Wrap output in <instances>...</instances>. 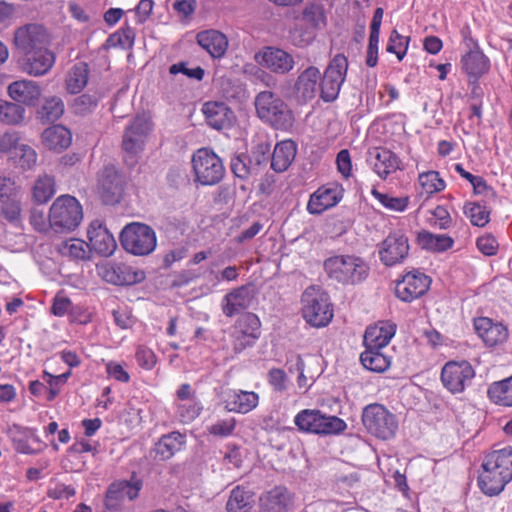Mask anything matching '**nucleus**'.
<instances>
[{
	"mask_svg": "<svg viewBox=\"0 0 512 512\" xmlns=\"http://www.w3.org/2000/svg\"><path fill=\"white\" fill-rule=\"evenodd\" d=\"M254 61L262 68L280 76L289 74L295 67L293 55L276 46L261 48L255 53Z\"/></svg>",
	"mask_w": 512,
	"mask_h": 512,
	"instance_id": "nucleus-13",
	"label": "nucleus"
},
{
	"mask_svg": "<svg viewBox=\"0 0 512 512\" xmlns=\"http://www.w3.org/2000/svg\"><path fill=\"white\" fill-rule=\"evenodd\" d=\"M474 377L472 366L466 362H448L442 369L441 380L444 386L452 393L462 392L465 382Z\"/></svg>",
	"mask_w": 512,
	"mask_h": 512,
	"instance_id": "nucleus-19",
	"label": "nucleus"
},
{
	"mask_svg": "<svg viewBox=\"0 0 512 512\" xmlns=\"http://www.w3.org/2000/svg\"><path fill=\"white\" fill-rule=\"evenodd\" d=\"M409 254L408 238L399 233L387 236L380 245L379 257L388 267L402 263Z\"/></svg>",
	"mask_w": 512,
	"mask_h": 512,
	"instance_id": "nucleus-18",
	"label": "nucleus"
},
{
	"mask_svg": "<svg viewBox=\"0 0 512 512\" xmlns=\"http://www.w3.org/2000/svg\"><path fill=\"white\" fill-rule=\"evenodd\" d=\"M324 268L330 278L343 284H354L367 276L368 266L359 257L340 255L325 260Z\"/></svg>",
	"mask_w": 512,
	"mask_h": 512,
	"instance_id": "nucleus-5",
	"label": "nucleus"
},
{
	"mask_svg": "<svg viewBox=\"0 0 512 512\" xmlns=\"http://www.w3.org/2000/svg\"><path fill=\"white\" fill-rule=\"evenodd\" d=\"M58 251L63 256L81 261L89 260L91 252L89 244L80 239H69L62 242L58 246Z\"/></svg>",
	"mask_w": 512,
	"mask_h": 512,
	"instance_id": "nucleus-44",
	"label": "nucleus"
},
{
	"mask_svg": "<svg viewBox=\"0 0 512 512\" xmlns=\"http://www.w3.org/2000/svg\"><path fill=\"white\" fill-rule=\"evenodd\" d=\"M428 222L430 224H448L451 222V216L448 209L442 205L436 206L430 211Z\"/></svg>",
	"mask_w": 512,
	"mask_h": 512,
	"instance_id": "nucleus-63",
	"label": "nucleus"
},
{
	"mask_svg": "<svg viewBox=\"0 0 512 512\" xmlns=\"http://www.w3.org/2000/svg\"><path fill=\"white\" fill-rule=\"evenodd\" d=\"M253 505V494L237 486L231 491L226 504L227 512H250Z\"/></svg>",
	"mask_w": 512,
	"mask_h": 512,
	"instance_id": "nucleus-42",
	"label": "nucleus"
},
{
	"mask_svg": "<svg viewBox=\"0 0 512 512\" xmlns=\"http://www.w3.org/2000/svg\"><path fill=\"white\" fill-rule=\"evenodd\" d=\"M235 427V419L229 418L225 420H221L215 424H213L209 428V432L216 436H228L232 433Z\"/></svg>",
	"mask_w": 512,
	"mask_h": 512,
	"instance_id": "nucleus-62",
	"label": "nucleus"
},
{
	"mask_svg": "<svg viewBox=\"0 0 512 512\" xmlns=\"http://www.w3.org/2000/svg\"><path fill=\"white\" fill-rule=\"evenodd\" d=\"M258 117L282 131H289L294 125V115L288 105L275 93L262 91L255 98Z\"/></svg>",
	"mask_w": 512,
	"mask_h": 512,
	"instance_id": "nucleus-3",
	"label": "nucleus"
},
{
	"mask_svg": "<svg viewBox=\"0 0 512 512\" xmlns=\"http://www.w3.org/2000/svg\"><path fill=\"white\" fill-rule=\"evenodd\" d=\"M258 395L254 392L239 391L230 395L226 400V409L238 413H247L256 407Z\"/></svg>",
	"mask_w": 512,
	"mask_h": 512,
	"instance_id": "nucleus-40",
	"label": "nucleus"
},
{
	"mask_svg": "<svg viewBox=\"0 0 512 512\" xmlns=\"http://www.w3.org/2000/svg\"><path fill=\"white\" fill-rule=\"evenodd\" d=\"M184 443V436L179 432H172L164 435L156 443L154 452L160 461L171 458L176 451H179Z\"/></svg>",
	"mask_w": 512,
	"mask_h": 512,
	"instance_id": "nucleus-38",
	"label": "nucleus"
},
{
	"mask_svg": "<svg viewBox=\"0 0 512 512\" xmlns=\"http://www.w3.org/2000/svg\"><path fill=\"white\" fill-rule=\"evenodd\" d=\"M98 275L107 283L123 286L145 280L143 270L122 262L104 261L96 265Z\"/></svg>",
	"mask_w": 512,
	"mask_h": 512,
	"instance_id": "nucleus-10",
	"label": "nucleus"
},
{
	"mask_svg": "<svg viewBox=\"0 0 512 512\" xmlns=\"http://www.w3.org/2000/svg\"><path fill=\"white\" fill-rule=\"evenodd\" d=\"M20 187L16 184L15 180L0 176V201L9 199L12 196H19Z\"/></svg>",
	"mask_w": 512,
	"mask_h": 512,
	"instance_id": "nucleus-56",
	"label": "nucleus"
},
{
	"mask_svg": "<svg viewBox=\"0 0 512 512\" xmlns=\"http://www.w3.org/2000/svg\"><path fill=\"white\" fill-rule=\"evenodd\" d=\"M25 108L16 102L0 99V123L16 126L25 119Z\"/></svg>",
	"mask_w": 512,
	"mask_h": 512,
	"instance_id": "nucleus-43",
	"label": "nucleus"
},
{
	"mask_svg": "<svg viewBox=\"0 0 512 512\" xmlns=\"http://www.w3.org/2000/svg\"><path fill=\"white\" fill-rule=\"evenodd\" d=\"M20 137L17 132H6L0 137V152L8 153L19 148Z\"/></svg>",
	"mask_w": 512,
	"mask_h": 512,
	"instance_id": "nucleus-59",
	"label": "nucleus"
},
{
	"mask_svg": "<svg viewBox=\"0 0 512 512\" xmlns=\"http://www.w3.org/2000/svg\"><path fill=\"white\" fill-rule=\"evenodd\" d=\"M7 94L19 105L35 106L41 98L42 89L35 81L21 79L8 85Z\"/></svg>",
	"mask_w": 512,
	"mask_h": 512,
	"instance_id": "nucleus-23",
	"label": "nucleus"
},
{
	"mask_svg": "<svg viewBox=\"0 0 512 512\" xmlns=\"http://www.w3.org/2000/svg\"><path fill=\"white\" fill-rule=\"evenodd\" d=\"M41 143L53 153H62L72 144V132L61 124H54L42 132Z\"/></svg>",
	"mask_w": 512,
	"mask_h": 512,
	"instance_id": "nucleus-25",
	"label": "nucleus"
},
{
	"mask_svg": "<svg viewBox=\"0 0 512 512\" xmlns=\"http://www.w3.org/2000/svg\"><path fill=\"white\" fill-rule=\"evenodd\" d=\"M237 325L241 335H243V338H257L256 333L260 328V321L255 314H244L242 317L239 318Z\"/></svg>",
	"mask_w": 512,
	"mask_h": 512,
	"instance_id": "nucleus-51",
	"label": "nucleus"
},
{
	"mask_svg": "<svg viewBox=\"0 0 512 512\" xmlns=\"http://www.w3.org/2000/svg\"><path fill=\"white\" fill-rule=\"evenodd\" d=\"M19 166L24 170H31L37 164L38 154L36 150L27 144H20L15 152Z\"/></svg>",
	"mask_w": 512,
	"mask_h": 512,
	"instance_id": "nucleus-52",
	"label": "nucleus"
},
{
	"mask_svg": "<svg viewBox=\"0 0 512 512\" xmlns=\"http://www.w3.org/2000/svg\"><path fill=\"white\" fill-rule=\"evenodd\" d=\"M83 211L80 202L71 195H61L49 210V224H80Z\"/></svg>",
	"mask_w": 512,
	"mask_h": 512,
	"instance_id": "nucleus-15",
	"label": "nucleus"
},
{
	"mask_svg": "<svg viewBox=\"0 0 512 512\" xmlns=\"http://www.w3.org/2000/svg\"><path fill=\"white\" fill-rule=\"evenodd\" d=\"M417 186L421 195L430 197L440 193L446 188V181L436 170L420 172L417 177Z\"/></svg>",
	"mask_w": 512,
	"mask_h": 512,
	"instance_id": "nucleus-36",
	"label": "nucleus"
},
{
	"mask_svg": "<svg viewBox=\"0 0 512 512\" xmlns=\"http://www.w3.org/2000/svg\"><path fill=\"white\" fill-rule=\"evenodd\" d=\"M97 194L105 205H116L123 199L125 180L114 166H105L98 173Z\"/></svg>",
	"mask_w": 512,
	"mask_h": 512,
	"instance_id": "nucleus-11",
	"label": "nucleus"
},
{
	"mask_svg": "<svg viewBox=\"0 0 512 512\" xmlns=\"http://www.w3.org/2000/svg\"><path fill=\"white\" fill-rule=\"evenodd\" d=\"M56 56L49 46L23 54L18 60V66L23 73L34 77L46 75L54 66Z\"/></svg>",
	"mask_w": 512,
	"mask_h": 512,
	"instance_id": "nucleus-16",
	"label": "nucleus"
},
{
	"mask_svg": "<svg viewBox=\"0 0 512 512\" xmlns=\"http://www.w3.org/2000/svg\"><path fill=\"white\" fill-rule=\"evenodd\" d=\"M336 164H337L338 171L345 178H348L351 175L352 163H351L350 153L347 149H343L337 154Z\"/></svg>",
	"mask_w": 512,
	"mask_h": 512,
	"instance_id": "nucleus-61",
	"label": "nucleus"
},
{
	"mask_svg": "<svg viewBox=\"0 0 512 512\" xmlns=\"http://www.w3.org/2000/svg\"><path fill=\"white\" fill-rule=\"evenodd\" d=\"M257 291L251 283L231 290L223 299L222 311L227 317H233L248 309L256 297Z\"/></svg>",
	"mask_w": 512,
	"mask_h": 512,
	"instance_id": "nucleus-20",
	"label": "nucleus"
},
{
	"mask_svg": "<svg viewBox=\"0 0 512 512\" xmlns=\"http://www.w3.org/2000/svg\"><path fill=\"white\" fill-rule=\"evenodd\" d=\"M136 358L139 365L146 369H151L156 363V358L152 350L146 347H139L136 352Z\"/></svg>",
	"mask_w": 512,
	"mask_h": 512,
	"instance_id": "nucleus-64",
	"label": "nucleus"
},
{
	"mask_svg": "<svg viewBox=\"0 0 512 512\" xmlns=\"http://www.w3.org/2000/svg\"><path fill=\"white\" fill-rule=\"evenodd\" d=\"M120 242L131 254L147 255L155 249L156 236L150 226H124Z\"/></svg>",
	"mask_w": 512,
	"mask_h": 512,
	"instance_id": "nucleus-12",
	"label": "nucleus"
},
{
	"mask_svg": "<svg viewBox=\"0 0 512 512\" xmlns=\"http://www.w3.org/2000/svg\"><path fill=\"white\" fill-rule=\"evenodd\" d=\"M431 278L417 270L408 272L396 282L395 295L401 301L412 302L427 293Z\"/></svg>",
	"mask_w": 512,
	"mask_h": 512,
	"instance_id": "nucleus-17",
	"label": "nucleus"
},
{
	"mask_svg": "<svg viewBox=\"0 0 512 512\" xmlns=\"http://www.w3.org/2000/svg\"><path fill=\"white\" fill-rule=\"evenodd\" d=\"M286 17L291 20L288 28V41L299 49L313 44L317 32L327 25L324 6L315 2L306 4L301 10L289 11Z\"/></svg>",
	"mask_w": 512,
	"mask_h": 512,
	"instance_id": "nucleus-1",
	"label": "nucleus"
},
{
	"mask_svg": "<svg viewBox=\"0 0 512 512\" xmlns=\"http://www.w3.org/2000/svg\"><path fill=\"white\" fill-rule=\"evenodd\" d=\"M133 478L134 476H132L130 481L122 480L110 484L105 498V506L107 509H119L125 497L129 500H134L138 497L142 482L140 480L133 481Z\"/></svg>",
	"mask_w": 512,
	"mask_h": 512,
	"instance_id": "nucleus-22",
	"label": "nucleus"
},
{
	"mask_svg": "<svg viewBox=\"0 0 512 512\" xmlns=\"http://www.w3.org/2000/svg\"><path fill=\"white\" fill-rule=\"evenodd\" d=\"M488 396L496 404L512 406V376L493 383L488 389Z\"/></svg>",
	"mask_w": 512,
	"mask_h": 512,
	"instance_id": "nucleus-45",
	"label": "nucleus"
},
{
	"mask_svg": "<svg viewBox=\"0 0 512 512\" xmlns=\"http://www.w3.org/2000/svg\"><path fill=\"white\" fill-rule=\"evenodd\" d=\"M348 59L342 54H336L326 67L320 82L321 98L326 102L334 101L344 83L348 71Z\"/></svg>",
	"mask_w": 512,
	"mask_h": 512,
	"instance_id": "nucleus-9",
	"label": "nucleus"
},
{
	"mask_svg": "<svg viewBox=\"0 0 512 512\" xmlns=\"http://www.w3.org/2000/svg\"><path fill=\"white\" fill-rule=\"evenodd\" d=\"M150 129L151 123L148 119L140 116L136 117L125 130L122 142L123 149L128 153H136L141 148V144Z\"/></svg>",
	"mask_w": 512,
	"mask_h": 512,
	"instance_id": "nucleus-29",
	"label": "nucleus"
},
{
	"mask_svg": "<svg viewBox=\"0 0 512 512\" xmlns=\"http://www.w3.org/2000/svg\"><path fill=\"white\" fill-rule=\"evenodd\" d=\"M302 304L303 317L311 326H326L333 318L329 296L319 287H308L302 295Z\"/></svg>",
	"mask_w": 512,
	"mask_h": 512,
	"instance_id": "nucleus-4",
	"label": "nucleus"
},
{
	"mask_svg": "<svg viewBox=\"0 0 512 512\" xmlns=\"http://www.w3.org/2000/svg\"><path fill=\"white\" fill-rule=\"evenodd\" d=\"M56 193V181L51 175H40L32 187V198L38 204L47 203Z\"/></svg>",
	"mask_w": 512,
	"mask_h": 512,
	"instance_id": "nucleus-39",
	"label": "nucleus"
},
{
	"mask_svg": "<svg viewBox=\"0 0 512 512\" xmlns=\"http://www.w3.org/2000/svg\"><path fill=\"white\" fill-rule=\"evenodd\" d=\"M362 422L368 432L383 440L393 437L398 427L395 416L380 404L365 407Z\"/></svg>",
	"mask_w": 512,
	"mask_h": 512,
	"instance_id": "nucleus-8",
	"label": "nucleus"
},
{
	"mask_svg": "<svg viewBox=\"0 0 512 512\" xmlns=\"http://www.w3.org/2000/svg\"><path fill=\"white\" fill-rule=\"evenodd\" d=\"M174 12L181 21H189L197 7V0H175L172 4Z\"/></svg>",
	"mask_w": 512,
	"mask_h": 512,
	"instance_id": "nucleus-55",
	"label": "nucleus"
},
{
	"mask_svg": "<svg viewBox=\"0 0 512 512\" xmlns=\"http://www.w3.org/2000/svg\"><path fill=\"white\" fill-rule=\"evenodd\" d=\"M135 33L132 28H122L111 34L106 40L109 48L130 49L134 45Z\"/></svg>",
	"mask_w": 512,
	"mask_h": 512,
	"instance_id": "nucleus-48",
	"label": "nucleus"
},
{
	"mask_svg": "<svg viewBox=\"0 0 512 512\" xmlns=\"http://www.w3.org/2000/svg\"><path fill=\"white\" fill-rule=\"evenodd\" d=\"M320 71L315 66H309L302 71L295 82V91L304 101L312 100L320 86Z\"/></svg>",
	"mask_w": 512,
	"mask_h": 512,
	"instance_id": "nucleus-32",
	"label": "nucleus"
},
{
	"mask_svg": "<svg viewBox=\"0 0 512 512\" xmlns=\"http://www.w3.org/2000/svg\"><path fill=\"white\" fill-rule=\"evenodd\" d=\"M460 63L470 82H477L483 75L489 72L491 67L490 59L478 45L462 55Z\"/></svg>",
	"mask_w": 512,
	"mask_h": 512,
	"instance_id": "nucleus-24",
	"label": "nucleus"
},
{
	"mask_svg": "<svg viewBox=\"0 0 512 512\" xmlns=\"http://www.w3.org/2000/svg\"><path fill=\"white\" fill-rule=\"evenodd\" d=\"M261 508L265 512H286L291 503L290 495L286 488L275 487L261 497Z\"/></svg>",
	"mask_w": 512,
	"mask_h": 512,
	"instance_id": "nucleus-35",
	"label": "nucleus"
},
{
	"mask_svg": "<svg viewBox=\"0 0 512 512\" xmlns=\"http://www.w3.org/2000/svg\"><path fill=\"white\" fill-rule=\"evenodd\" d=\"M87 234L90 251H95L98 255L109 257L116 250L117 243L106 226H90Z\"/></svg>",
	"mask_w": 512,
	"mask_h": 512,
	"instance_id": "nucleus-27",
	"label": "nucleus"
},
{
	"mask_svg": "<svg viewBox=\"0 0 512 512\" xmlns=\"http://www.w3.org/2000/svg\"><path fill=\"white\" fill-rule=\"evenodd\" d=\"M370 155L373 171L383 180L400 169L401 160L389 149L375 148Z\"/></svg>",
	"mask_w": 512,
	"mask_h": 512,
	"instance_id": "nucleus-26",
	"label": "nucleus"
},
{
	"mask_svg": "<svg viewBox=\"0 0 512 512\" xmlns=\"http://www.w3.org/2000/svg\"><path fill=\"white\" fill-rule=\"evenodd\" d=\"M478 477L480 489L489 496L498 495L512 480V448H504L488 454Z\"/></svg>",
	"mask_w": 512,
	"mask_h": 512,
	"instance_id": "nucleus-2",
	"label": "nucleus"
},
{
	"mask_svg": "<svg viewBox=\"0 0 512 512\" xmlns=\"http://www.w3.org/2000/svg\"><path fill=\"white\" fill-rule=\"evenodd\" d=\"M197 43L213 58H221L228 48V39L218 30L210 29L201 31L196 36Z\"/></svg>",
	"mask_w": 512,
	"mask_h": 512,
	"instance_id": "nucleus-31",
	"label": "nucleus"
},
{
	"mask_svg": "<svg viewBox=\"0 0 512 512\" xmlns=\"http://www.w3.org/2000/svg\"><path fill=\"white\" fill-rule=\"evenodd\" d=\"M477 248L486 256H492L497 253L499 244L492 235L481 236L476 242Z\"/></svg>",
	"mask_w": 512,
	"mask_h": 512,
	"instance_id": "nucleus-58",
	"label": "nucleus"
},
{
	"mask_svg": "<svg viewBox=\"0 0 512 512\" xmlns=\"http://www.w3.org/2000/svg\"><path fill=\"white\" fill-rule=\"evenodd\" d=\"M44 117L49 121L58 120L64 113V103L61 98L52 96L45 100L42 107Z\"/></svg>",
	"mask_w": 512,
	"mask_h": 512,
	"instance_id": "nucleus-54",
	"label": "nucleus"
},
{
	"mask_svg": "<svg viewBox=\"0 0 512 512\" xmlns=\"http://www.w3.org/2000/svg\"><path fill=\"white\" fill-rule=\"evenodd\" d=\"M395 334V327L390 324L370 326L364 334V345L367 349H381L385 347Z\"/></svg>",
	"mask_w": 512,
	"mask_h": 512,
	"instance_id": "nucleus-34",
	"label": "nucleus"
},
{
	"mask_svg": "<svg viewBox=\"0 0 512 512\" xmlns=\"http://www.w3.org/2000/svg\"><path fill=\"white\" fill-rule=\"evenodd\" d=\"M471 186L473 187V192L476 195H481L490 200H495L497 197V193L494 188L488 185L487 181L482 176H479Z\"/></svg>",
	"mask_w": 512,
	"mask_h": 512,
	"instance_id": "nucleus-60",
	"label": "nucleus"
},
{
	"mask_svg": "<svg viewBox=\"0 0 512 512\" xmlns=\"http://www.w3.org/2000/svg\"><path fill=\"white\" fill-rule=\"evenodd\" d=\"M372 195L386 208L398 212L404 211L409 204L408 197H393L376 189L372 190Z\"/></svg>",
	"mask_w": 512,
	"mask_h": 512,
	"instance_id": "nucleus-53",
	"label": "nucleus"
},
{
	"mask_svg": "<svg viewBox=\"0 0 512 512\" xmlns=\"http://www.w3.org/2000/svg\"><path fill=\"white\" fill-rule=\"evenodd\" d=\"M295 424L299 430L314 434H337L346 429V423L342 419L327 416L316 409L299 412L295 417Z\"/></svg>",
	"mask_w": 512,
	"mask_h": 512,
	"instance_id": "nucleus-7",
	"label": "nucleus"
},
{
	"mask_svg": "<svg viewBox=\"0 0 512 512\" xmlns=\"http://www.w3.org/2000/svg\"><path fill=\"white\" fill-rule=\"evenodd\" d=\"M231 170L240 179H247L251 174L250 166L246 156L237 155L231 160Z\"/></svg>",
	"mask_w": 512,
	"mask_h": 512,
	"instance_id": "nucleus-57",
	"label": "nucleus"
},
{
	"mask_svg": "<svg viewBox=\"0 0 512 512\" xmlns=\"http://www.w3.org/2000/svg\"><path fill=\"white\" fill-rule=\"evenodd\" d=\"M417 243L422 249L432 252H442L452 246L453 240L449 236L435 235L423 230L417 235Z\"/></svg>",
	"mask_w": 512,
	"mask_h": 512,
	"instance_id": "nucleus-41",
	"label": "nucleus"
},
{
	"mask_svg": "<svg viewBox=\"0 0 512 512\" xmlns=\"http://www.w3.org/2000/svg\"><path fill=\"white\" fill-rule=\"evenodd\" d=\"M297 146L292 140H283L274 147L271 168L278 173L286 171L295 159Z\"/></svg>",
	"mask_w": 512,
	"mask_h": 512,
	"instance_id": "nucleus-33",
	"label": "nucleus"
},
{
	"mask_svg": "<svg viewBox=\"0 0 512 512\" xmlns=\"http://www.w3.org/2000/svg\"><path fill=\"white\" fill-rule=\"evenodd\" d=\"M409 43V36H403L396 29H394L389 36L386 45V51L388 53L395 54L397 59L401 61L407 54Z\"/></svg>",
	"mask_w": 512,
	"mask_h": 512,
	"instance_id": "nucleus-47",
	"label": "nucleus"
},
{
	"mask_svg": "<svg viewBox=\"0 0 512 512\" xmlns=\"http://www.w3.org/2000/svg\"><path fill=\"white\" fill-rule=\"evenodd\" d=\"M50 42L49 33L39 24H26L14 32L13 44L22 55L43 46H50Z\"/></svg>",
	"mask_w": 512,
	"mask_h": 512,
	"instance_id": "nucleus-14",
	"label": "nucleus"
},
{
	"mask_svg": "<svg viewBox=\"0 0 512 512\" xmlns=\"http://www.w3.org/2000/svg\"><path fill=\"white\" fill-rule=\"evenodd\" d=\"M88 79V64L86 62H78L67 73L65 79L66 90L70 94H78L86 87Z\"/></svg>",
	"mask_w": 512,
	"mask_h": 512,
	"instance_id": "nucleus-37",
	"label": "nucleus"
},
{
	"mask_svg": "<svg viewBox=\"0 0 512 512\" xmlns=\"http://www.w3.org/2000/svg\"><path fill=\"white\" fill-rule=\"evenodd\" d=\"M343 188L337 183H329L319 187L311 196L307 210L311 214H320L337 205L343 197Z\"/></svg>",
	"mask_w": 512,
	"mask_h": 512,
	"instance_id": "nucleus-21",
	"label": "nucleus"
},
{
	"mask_svg": "<svg viewBox=\"0 0 512 512\" xmlns=\"http://www.w3.org/2000/svg\"><path fill=\"white\" fill-rule=\"evenodd\" d=\"M360 361L362 365L374 372H383L389 365L388 357L380 353L379 349H367L361 354Z\"/></svg>",
	"mask_w": 512,
	"mask_h": 512,
	"instance_id": "nucleus-46",
	"label": "nucleus"
},
{
	"mask_svg": "<svg viewBox=\"0 0 512 512\" xmlns=\"http://www.w3.org/2000/svg\"><path fill=\"white\" fill-rule=\"evenodd\" d=\"M202 112L207 124L216 130L230 127L234 119L233 111L223 102H206Z\"/></svg>",
	"mask_w": 512,
	"mask_h": 512,
	"instance_id": "nucleus-28",
	"label": "nucleus"
},
{
	"mask_svg": "<svg viewBox=\"0 0 512 512\" xmlns=\"http://www.w3.org/2000/svg\"><path fill=\"white\" fill-rule=\"evenodd\" d=\"M22 213L21 198L12 196L0 201V215L8 222L20 221Z\"/></svg>",
	"mask_w": 512,
	"mask_h": 512,
	"instance_id": "nucleus-49",
	"label": "nucleus"
},
{
	"mask_svg": "<svg viewBox=\"0 0 512 512\" xmlns=\"http://www.w3.org/2000/svg\"><path fill=\"white\" fill-rule=\"evenodd\" d=\"M464 213L470 219L471 224H488L490 221V210L478 202L466 203Z\"/></svg>",
	"mask_w": 512,
	"mask_h": 512,
	"instance_id": "nucleus-50",
	"label": "nucleus"
},
{
	"mask_svg": "<svg viewBox=\"0 0 512 512\" xmlns=\"http://www.w3.org/2000/svg\"><path fill=\"white\" fill-rule=\"evenodd\" d=\"M474 327L477 334L488 346L503 343L508 337V330L504 325L493 323L491 319L486 317L475 319Z\"/></svg>",
	"mask_w": 512,
	"mask_h": 512,
	"instance_id": "nucleus-30",
	"label": "nucleus"
},
{
	"mask_svg": "<svg viewBox=\"0 0 512 512\" xmlns=\"http://www.w3.org/2000/svg\"><path fill=\"white\" fill-rule=\"evenodd\" d=\"M195 181L204 186L218 184L225 173L221 158L209 148H200L192 156Z\"/></svg>",
	"mask_w": 512,
	"mask_h": 512,
	"instance_id": "nucleus-6",
	"label": "nucleus"
}]
</instances>
